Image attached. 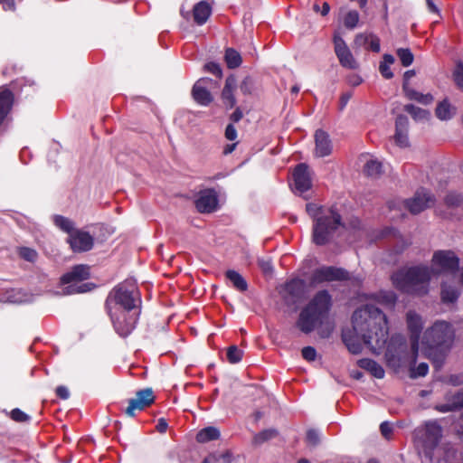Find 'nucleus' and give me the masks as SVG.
Wrapping results in <instances>:
<instances>
[{
  "instance_id": "f257e3e1",
  "label": "nucleus",
  "mask_w": 463,
  "mask_h": 463,
  "mask_svg": "<svg viewBox=\"0 0 463 463\" xmlns=\"http://www.w3.org/2000/svg\"><path fill=\"white\" fill-rule=\"evenodd\" d=\"M388 326L386 316L373 304H365L355 309L352 316V327L342 331V339L348 351L358 354L363 344L372 349L381 348L387 343Z\"/></svg>"
},
{
  "instance_id": "f03ea898",
  "label": "nucleus",
  "mask_w": 463,
  "mask_h": 463,
  "mask_svg": "<svg viewBox=\"0 0 463 463\" xmlns=\"http://www.w3.org/2000/svg\"><path fill=\"white\" fill-rule=\"evenodd\" d=\"M433 269L426 265L402 268L394 272L391 279L399 290L415 296H425L429 292Z\"/></svg>"
},
{
  "instance_id": "7ed1b4c3",
  "label": "nucleus",
  "mask_w": 463,
  "mask_h": 463,
  "mask_svg": "<svg viewBox=\"0 0 463 463\" xmlns=\"http://www.w3.org/2000/svg\"><path fill=\"white\" fill-rule=\"evenodd\" d=\"M453 337L451 326L444 321L435 323L425 331L422 338L425 354L433 361L437 367L443 363L445 354L450 347Z\"/></svg>"
},
{
  "instance_id": "20e7f679",
  "label": "nucleus",
  "mask_w": 463,
  "mask_h": 463,
  "mask_svg": "<svg viewBox=\"0 0 463 463\" xmlns=\"http://www.w3.org/2000/svg\"><path fill=\"white\" fill-rule=\"evenodd\" d=\"M418 350L417 339L411 341L409 349L405 336L399 334L394 335L387 343L384 354L385 364L388 368L398 373L401 368L416 363Z\"/></svg>"
},
{
  "instance_id": "39448f33",
  "label": "nucleus",
  "mask_w": 463,
  "mask_h": 463,
  "mask_svg": "<svg viewBox=\"0 0 463 463\" xmlns=\"http://www.w3.org/2000/svg\"><path fill=\"white\" fill-rule=\"evenodd\" d=\"M331 307V297L326 290L316 294L313 299L299 313L296 322L297 327L305 334H309L323 323Z\"/></svg>"
},
{
  "instance_id": "423d86ee",
  "label": "nucleus",
  "mask_w": 463,
  "mask_h": 463,
  "mask_svg": "<svg viewBox=\"0 0 463 463\" xmlns=\"http://www.w3.org/2000/svg\"><path fill=\"white\" fill-rule=\"evenodd\" d=\"M443 437V429L436 420L426 421L414 430V439L428 463H434V450Z\"/></svg>"
},
{
  "instance_id": "0eeeda50",
  "label": "nucleus",
  "mask_w": 463,
  "mask_h": 463,
  "mask_svg": "<svg viewBox=\"0 0 463 463\" xmlns=\"http://www.w3.org/2000/svg\"><path fill=\"white\" fill-rule=\"evenodd\" d=\"M339 227H345L341 215L331 207L327 213L314 219L313 241L317 245L327 244Z\"/></svg>"
},
{
  "instance_id": "6e6552de",
  "label": "nucleus",
  "mask_w": 463,
  "mask_h": 463,
  "mask_svg": "<svg viewBox=\"0 0 463 463\" xmlns=\"http://www.w3.org/2000/svg\"><path fill=\"white\" fill-rule=\"evenodd\" d=\"M87 265L78 264L60 278L63 295L87 292Z\"/></svg>"
},
{
  "instance_id": "1a4fd4ad",
  "label": "nucleus",
  "mask_w": 463,
  "mask_h": 463,
  "mask_svg": "<svg viewBox=\"0 0 463 463\" xmlns=\"http://www.w3.org/2000/svg\"><path fill=\"white\" fill-rule=\"evenodd\" d=\"M434 276L440 274H455L459 269V258L450 250H436L431 259V267Z\"/></svg>"
},
{
  "instance_id": "9d476101",
  "label": "nucleus",
  "mask_w": 463,
  "mask_h": 463,
  "mask_svg": "<svg viewBox=\"0 0 463 463\" xmlns=\"http://www.w3.org/2000/svg\"><path fill=\"white\" fill-rule=\"evenodd\" d=\"M282 298L287 306H295L306 298L304 280L294 279L287 282L281 291Z\"/></svg>"
},
{
  "instance_id": "9b49d317",
  "label": "nucleus",
  "mask_w": 463,
  "mask_h": 463,
  "mask_svg": "<svg viewBox=\"0 0 463 463\" xmlns=\"http://www.w3.org/2000/svg\"><path fill=\"white\" fill-rule=\"evenodd\" d=\"M350 279V274L342 268L333 266L322 267L314 270L311 276V283L319 284L322 282L343 281Z\"/></svg>"
},
{
  "instance_id": "f8f14e48",
  "label": "nucleus",
  "mask_w": 463,
  "mask_h": 463,
  "mask_svg": "<svg viewBox=\"0 0 463 463\" xmlns=\"http://www.w3.org/2000/svg\"><path fill=\"white\" fill-rule=\"evenodd\" d=\"M435 203V197L429 191L421 189L417 191L414 196L404 202L405 207L412 213L418 214Z\"/></svg>"
},
{
  "instance_id": "ddd939ff",
  "label": "nucleus",
  "mask_w": 463,
  "mask_h": 463,
  "mask_svg": "<svg viewBox=\"0 0 463 463\" xmlns=\"http://www.w3.org/2000/svg\"><path fill=\"white\" fill-rule=\"evenodd\" d=\"M335 52L339 60L340 64L347 69L355 70L358 68V63L353 56L351 51L346 45L344 39L338 35H334Z\"/></svg>"
},
{
  "instance_id": "4468645a",
  "label": "nucleus",
  "mask_w": 463,
  "mask_h": 463,
  "mask_svg": "<svg viewBox=\"0 0 463 463\" xmlns=\"http://www.w3.org/2000/svg\"><path fill=\"white\" fill-rule=\"evenodd\" d=\"M135 298L131 292L118 288L114 289L112 294L108 298L106 306L109 313L112 312L111 304L114 302L123 307V311H129L136 307Z\"/></svg>"
},
{
  "instance_id": "2eb2a0df",
  "label": "nucleus",
  "mask_w": 463,
  "mask_h": 463,
  "mask_svg": "<svg viewBox=\"0 0 463 463\" xmlns=\"http://www.w3.org/2000/svg\"><path fill=\"white\" fill-rule=\"evenodd\" d=\"M154 402L155 396L152 389L146 388L140 390L137 392V397L135 399L129 400L128 406L125 412L127 415L133 417L136 410L142 411L150 406Z\"/></svg>"
},
{
  "instance_id": "dca6fc26",
  "label": "nucleus",
  "mask_w": 463,
  "mask_h": 463,
  "mask_svg": "<svg viewBox=\"0 0 463 463\" xmlns=\"http://www.w3.org/2000/svg\"><path fill=\"white\" fill-rule=\"evenodd\" d=\"M409 119L405 115H398L395 119V133L392 139L396 146L401 148L410 146L408 137Z\"/></svg>"
},
{
  "instance_id": "f3484780",
  "label": "nucleus",
  "mask_w": 463,
  "mask_h": 463,
  "mask_svg": "<svg viewBox=\"0 0 463 463\" xmlns=\"http://www.w3.org/2000/svg\"><path fill=\"white\" fill-rule=\"evenodd\" d=\"M218 204L217 195L213 189L201 191L195 200V207L202 213L213 212Z\"/></svg>"
},
{
  "instance_id": "a211bd4d",
  "label": "nucleus",
  "mask_w": 463,
  "mask_h": 463,
  "mask_svg": "<svg viewBox=\"0 0 463 463\" xmlns=\"http://www.w3.org/2000/svg\"><path fill=\"white\" fill-rule=\"evenodd\" d=\"M113 323L116 332L122 337H126L130 334L134 328L135 321L132 318H128L125 311H120L119 314L109 313Z\"/></svg>"
},
{
  "instance_id": "6ab92c4d",
  "label": "nucleus",
  "mask_w": 463,
  "mask_h": 463,
  "mask_svg": "<svg viewBox=\"0 0 463 463\" xmlns=\"http://www.w3.org/2000/svg\"><path fill=\"white\" fill-rule=\"evenodd\" d=\"M208 81H211V80L207 78L200 79L194 83L192 89L193 99L202 106H208L213 100V95L205 86V83Z\"/></svg>"
},
{
  "instance_id": "aec40b11",
  "label": "nucleus",
  "mask_w": 463,
  "mask_h": 463,
  "mask_svg": "<svg viewBox=\"0 0 463 463\" xmlns=\"http://www.w3.org/2000/svg\"><path fill=\"white\" fill-rule=\"evenodd\" d=\"M295 185L300 192H306L311 187V177L307 164H299L294 170Z\"/></svg>"
},
{
  "instance_id": "412c9836",
  "label": "nucleus",
  "mask_w": 463,
  "mask_h": 463,
  "mask_svg": "<svg viewBox=\"0 0 463 463\" xmlns=\"http://www.w3.org/2000/svg\"><path fill=\"white\" fill-rule=\"evenodd\" d=\"M316 155L319 157L329 156L332 152V142L329 135L322 130L317 129L315 133Z\"/></svg>"
},
{
  "instance_id": "4be33fe9",
  "label": "nucleus",
  "mask_w": 463,
  "mask_h": 463,
  "mask_svg": "<svg viewBox=\"0 0 463 463\" xmlns=\"http://www.w3.org/2000/svg\"><path fill=\"white\" fill-rule=\"evenodd\" d=\"M14 99V94L8 88L0 87V127L11 111Z\"/></svg>"
},
{
  "instance_id": "5701e85b",
  "label": "nucleus",
  "mask_w": 463,
  "mask_h": 463,
  "mask_svg": "<svg viewBox=\"0 0 463 463\" xmlns=\"http://www.w3.org/2000/svg\"><path fill=\"white\" fill-rule=\"evenodd\" d=\"M237 88V80L236 77L232 74L227 77L225 80V85L222 91V99L226 104L227 108L232 109L236 105V99L233 94V91Z\"/></svg>"
},
{
  "instance_id": "b1692460",
  "label": "nucleus",
  "mask_w": 463,
  "mask_h": 463,
  "mask_svg": "<svg viewBox=\"0 0 463 463\" xmlns=\"http://www.w3.org/2000/svg\"><path fill=\"white\" fill-rule=\"evenodd\" d=\"M67 242L74 252L87 250V232L75 229L67 238Z\"/></svg>"
},
{
  "instance_id": "393cba45",
  "label": "nucleus",
  "mask_w": 463,
  "mask_h": 463,
  "mask_svg": "<svg viewBox=\"0 0 463 463\" xmlns=\"http://www.w3.org/2000/svg\"><path fill=\"white\" fill-rule=\"evenodd\" d=\"M211 13H212V7L205 1H201V2L197 3L193 8V17H194V22L198 25H202L204 23H206V21L208 20V18L211 15Z\"/></svg>"
},
{
  "instance_id": "a878e982",
  "label": "nucleus",
  "mask_w": 463,
  "mask_h": 463,
  "mask_svg": "<svg viewBox=\"0 0 463 463\" xmlns=\"http://www.w3.org/2000/svg\"><path fill=\"white\" fill-rule=\"evenodd\" d=\"M109 234L108 229L102 223H93L89 232V250L92 248L93 243H102Z\"/></svg>"
},
{
  "instance_id": "bb28decb",
  "label": "nucleus",
  "mask_w": 463,
  "mask_h": 463,
  "mask_svg": "<svg viewBox=\"0 0 463 463\" xmlns=\"http://www.w3.org/2000/svg\"><path fill=\"white\" fill-rule=\"evenodd\" d=\"M456 112V107L452 106L448 99H444L440 101L435 109V115L440 120L450 119Z\"/></svg>"
},
{
  "instance_id": "cd10ccee",
  "label": "nucleus",
  "mask_w": 463,
  "mask_h": 463,
  "mask_svg": "<svg viewBox=\"0 0 463 463\" xmlns=\"http://www.w3.org/2000/svg\"><path fill=\"white\" fill-rule=\"evenodd\" d=\"M359 367L368 371L372 375L378 379L384 377V370L378 363L372 359L364 358L357 362Z\"/></svg>"
},
{
  "instance_id": "c85d7f7f",
  "label": "nucleus",
  "mask_w": 463,
  "mask_h": 463,
  "mask_svg": "<svg viewBox=\"0 0 463 463\" xmlns=\"http://www.w3.org/2000/svg\"><path fill=\"white\" fill-rule=\"evenodd\" d=\"M109 340V337L102 332L94 330L91 340L92 352L96 354L101 353L107 347Z\"/></svg>"
},
{
  "instance_id": "c756f323",
  "label": "nucleus",
  "mask_w": 463,
  "mask_h": 463,
  "mask_svg": "<svg viewBox=\"0 0 463 463\" xmlns=\"http://www.w3.org/2000/svg\"><path fill=\"white\" fill-rule=\"evenodd\" d=\"M408 327L411 332V341L417 339L419 345V334L420 332V317L412 312L407 314Z\"/></svg>"
},
{
  "instance_id": "7c9ffc66",
  "label": "nucleus",
  "mask_w": 463,
  "mask_h": 463,
  "mask_svg": "<svg viewBox=\"0 0 463 463\" xmlns=\"http://www.w3.org/2000/svg\"><path fill=\"white\" fill-rule=\"evenodd\" d=\"M220 431L215 427H206L196 434V440L199 443H205L211 440L218 439Z\"/></svg>"
},
{
  "instance_id": "2f4dec72",
  "label": "nucleus",
  "mask_w": 463,
  "mask_h": 463,
  "mask_svg": "<svg viewBox=\"0 0 463 463\" xmlns=\"http://www.w3.org/2000/svg\"><path fill=\"white\" fill-rule=\"evenodd\" d=\"M440 294L443 302L453 303L458 299L459 291L456 287L442 282Z\"/></svg>"
},
{
  "instance_id": "473e14b6",
  "label": "nucleus",
  "mask_w": 463,
  "mask_h": 463,
  "mask_svg": "<svg viewBox=\"0 0 463 463\" xmlns=\"http://www.w3.org/2000/svg\"><path fill=\"white\" fill-rule=\"evenodd\" d=\"M53 222L62 232L68 235L71 234L75 231L74 222L67 217L56 214L53 216Z\"/></svg>"
},
{
  "instance_id": "72a5a7b5",
  "label": "nucleus",
  "mask_w": 463,
  "mask_h": 463,
  "mask_svg": "<svg viewBox=\"0 0 463 463\" xmlns=\"http://www.w3.org/2000/svg\"><path fill=\"white\" fill-rule=\"evenodd\" d=\"M224 60L226 61L228 68L230 69L238 68L242 62L241 54L233 48L226 49Z\"/></svg>"
},
{
  "instance_id": "f704fd0d",
  "label": "nucleus",
  "mask_w": 463,
  "mask_h": 463,
  "mask_svg": "<svg viewBox=\"0 0 463 463\" xmlns=\"http://www.w3.org/2000/svg\"><path fill=\"white\" fill-rule=\"evenodd\" d=\"M226 277L232 282L233 286L241 290L246 291L248 288V285L246 280L242 278L241 274H239L235 270H228L226 272Z\"/></svg>"
},
{
  "instance_id": "c9c22d12",
  "label": "nucleus",
  "mask_w": 463,
  "mask_h": 463,
  "mask_svg": "<svg viewBox=\"0 0 463 463\" xmlns=\"http://www.w3.org/2000/svg\"><path fill=\"white\" fill-rule=\"evenodd\" d=\"M364 172L367 176L379 177L382 175V163L377 160H369L364 167Z\"/></svg>"
},
{
  "instance_id": "e433bc0d",
  "label": "nucleus",
  "mask_w": 463,
  "mask_h": 463,
  "mask_svg": "<svg viewBox=\"0 0 463 463\" xmlns=\"http://www.w3.org/2000/svg\"><path fill=\"white\" fill-rule=\"evenodd\" d=\"M279 435V431L276 429H267L264 430L258 434H256L253 438L252 443L254 445H260L273 438H276Z\"/></svg>"
},
{
  "instance_id": "4c0bfd02",
  "label": "nucleus",
  "mask_w": 463,
  "mask_h": 463,
  "mask_svg": "<svg viewBox=\"0 0 463 463\" xmlns=\"http://www.w3.org/2000/svg\"><path fill=\"white\" fill-rule=\"evenodd\" d=\"M405 95L410 99H414L418 102H420L422 104H430L432 100H433V97L432 95L430 94H421L409 87H406L405 86V91H404Z\"/></svg>"
},
{
  "instance_id": "58836bf2",
  "label": "nucleus",
  "mask_w": 463,
  "mask_h": 463,
  "mask_svg": "<svg viewBox=\"0 0 463 463\" xmlns=\"http://www.w3.org/2000/svg\"><path fill=\"white\" fill-rule=\"evenodd\" d=\"M394 62V57L391 54H384L383 55V61L380 63L379 71L382 73V75L385 79H392L393 77V73L389 68L390 64H392Z\"/></svg>"
},
{
  "instance_id": "ea45409f",
  "label": "nucleus",
  "mask_w": 463,
  "mask_h": 463,
  "mask_svg": "<svg viewBox=\"0 0 463 463\" xmlns=\"http://www.w3.org/2000/svg\"><path fill=\"white\" fill-rule=\"evenodd\" d=\"M404 110L410 113L414 119L428 118L430 117V112L428 110L418 108L413 104L405 105Z\"/></svg>"
},
{
  "instance_id": "a19ab883",
  "label": "nucleus",
  "mask_w": 463,
  "mask_h": 463,
  "mask_svg": "<svg viewBox=\"0 0 463 463\" xmlns=\"http://www.w3.org/2000/svg\"><path fill=\"white\" fill-rule=\"evenodd\" d=\"M396 53L402 66L408 67L413 62L414 56L410 49L400 48L397 50Z\"/></svg>"
},
{
  "instance_id": "79ce46f5",
  "label": "nucleus",
  "mask_w": 463,
  "mask_h": 463,
  "mask_svg": "<svg viewBox=\"0 0 463 463\" xmlns=\"http://www.w3.org/2000/svg\"><path fill=\"white\" fill-rule=\"evenodd\" d=\"M444 203L448 207H458L463 203V197L459 194L450 192L445 196Z\"/></svg>"
},
{
  "instance_id": "37998d69",
  "label": "nucleus",
  "mask_w": 463,
  "mask_h": 463,
  "mask_svg": "<svg viewBox=\"0 0 463 463\" xmlns=\"http://www.w3.org/2000/svg\"><path fill=\"white\" fill-rule=\"evenodd\" d=\"M406 367H409L411 373L410 376L411 378L425 376L429 370V366L426 363L420 364L416 368L415 364L411 365H407Z\"/></svg>"
},
{
  "instance_id": "c03bdc74",
  "label": "nucleus",
  "mask_w": 463,
  "mask_h": 463,
  "mask_svg": "<svg viewBox=\"0 0 463 463\" xmlns=\"http://www.w3.org/2000/svg\"><path fill=\"white\" fill-rule=\"evenodd\" d=\"M359 22L357 11H349L344 18V24L347 29H354Z\"/></svg>"
},
{
  "instance_id": "a18cd8bd",
  "label": "nucleus",
  "mask_w": 463,
  "mask_h": 463,
  "mask_svg": "<svg viewBox=\"0 0 463 463\" xmlns=\"http://www.w3.org/2000/svg\"><path fill=\"white\" fill-rule=\"evenodd\" d=\"M243 352L236 345H232L227 350V358L230 363L236 364L241 360Z\"/></svg>"
},
{
  "instance_id": "49530a36",
  "label": "nucleus",
  "mask_w": 463,
  "mask_h": 463,
  "mask_svg": "<svg viewBox=\"0 0 463 463\" xmlns=\"http://www.w3.org/2000/svg\"><path fill=\"white\" fill-rule=\"evenodd\" d=\"M19 256L24 260L34 262L37 259V252L32 248L22 247L19 249Z\"/></svg>"
},
{
  "instance_id": "de8ad7c7",
  "label": "nucleus",
  "mask_w": 463,
  "mask_h": 463,
  "mask_svg": "<svg viewBox=\"0 0 463 463\" xmlns=\"http://www.w3.org/2000/svg\"><path fill=\"white\" fill-rule=\"evenodd\" d=\"M453 80L456 85L463 90V61H458L457 67L453 71Z\"/></svg>"
},
{
  "instance_id": "09e8293b",
  "label": "nucleus",
  "mask_w": 463,
  "mask_h": 463,
  "mask_svg": "<svg viewBox=\"0 0 463 463\" xmlns=\"http://www.w3.org/2000/svg\"><path fill=\"white\" fill-rule=\"evenodd\" d=\"M10 417L16 422H25L30 420V416L18 408L13 409L11 411Z\"/></svg>"
},
{
  "instance_id": "8fccbe9b",
  "label": "nucleus",
  "mask_w": 463,
  "mask_h": 463,
  "mask_svg": "<svg viewBox=\"0 0 463 463\" xmlns=\"http://www.w3.org/2000/svg\"><path fill=\"white\" fill-rule=\"evenodd\" d=\"M253 85V79L250 76H247L240 85L241 91L245 95H250L252 93Z\"/></svg>"
},
{
  "instance_id": "3c124183",
  "label": "nucleus",
  "mask_w": 463,
  "mask_h": 463,
  "mask_svg": "<svg viewBox=\"0 0 463 463\" xmlns=\"http://www.w3.org/2000/svg\"><path fill=\"white\" fill-rule=\"evenodd\" d=\"M378 301L387 305H393L396 302V295L393 292H381L378 295Z\"/></svg>"
},
{
  "instance_id": "603ef678",
  "label": "nucleus",
  "mask_w": 463,
  "mask_h": 463,
  "mask_svg": "<svg viewBox=\"0 0 463 463\" xmlns=\"http://www.w3.org/2000/svg\"><path fill=\"white\" fill-rule=\"evenodd\" d=\"M307 441L309 445L315 447L320 442L319 436L315 430H309L307 432Z\"/></svg>"
},
{
  "instance_id": "864d4df0",
  "label": "nucleus",
  "mask_w": 463,
  "mask_h": 463,
  "mask_svg": "<svg viewBox=\"0 0 463 463\" xmlns=\"http://www.w3.org/2000/svg\"><path fill=\"white\" fill-rule=\"evenodd\" d=\"M369 37H370V33L369 34H365V33L357 34L354 40V46L357 47V48L364 46L367 43H369Z\"/></svg>"
},
{
  "instance_id": "5fc2aeb1",
  "label": "nucleus",
  "mask_w": 463,
  "mask_h": 463,
  "mask_svg": "<svg viewBox=\"0 0 463 463\" xmlns=\"http://www.w3.org/2000/svg\"><path fill=\"white\" fill-rule=\"evenodd\" d=\"M317 352L312 346H307L302 349V356L307 361H314L316 359Z\"/></svg>"
},
{
  "instance_id": "6e6d98bb",
  "label": "nucleus",
  "mask_w": 463,
  "mask_h": 463,
  "mask_svg": "<svg viewBox=\"0 0 463 463\" xmlns=\"http://www.w3.org/2000/svg\"><path fill=\"white\" fill-rule=\"evenodd\" d=\"M260 268L262 272L266 275H270L273 272V268L269 260H259L258 261Z\"/></svg>"
},
{
  "instance_id": "4d7b16f0",
  "label": "nucleus",
  "mask_w": 463,
  "mask_h": 463,
  "mask_svg": "<svg viewBox=\"0 0 463 463\" xmlns=\"http://www.w3.org/2000/svg\"><path fill=\"white\" fill-rule=\"evenodd\" d=\"M204 69L209 72L217 75L219 78L222 76V69L219 64L215 62H208L204 65Z\"/></svg>"
},
{
  "instance_id": "13d9d810",
  "label": "nucleus",
  "mask_w": 463,
  "mask_h": 463,
  "mask_svg": "<svg viewBox=\"0 0 463 463\" xmlns=\"http://www.w3.org/2000/svg\"><path fill=\"white\" fill-rule=\"evenodd\" d=\"M369 42H370V49L374 52H380L379 38L376 35H374L373 33H370Z\"/></svg>"
},
{
  "instance_id": "bf43d9fd",
  "label": "nucleus",
  "mask_w": 463,
  "mask_h": 463,
  "mask_svg": "<svg viewBox=\"0 0 463 463\" xmlns=\"http://www.w3.org/2000/svg\"><path fill=\"white\" fill-rule=\"evenodd\" d=\"M55 393L57 397L62 400H67L70 397V392L64 385H60L56 388Z\"/></svg>"
},
{
  "instance_id": "052dcab7",
  "label": "nucleus",
  "mask_w": 463,
  "mask_h": 463,
  "mask_svg": "<svg viewBox=\"0 0 463 463\" xmlns=\"http://www.w3.org/2000/svg\"><path fill=\"white\" fill-rule=\"evenodd\" d=\"M380 430L382 435L385 439H390L392 433V428L388 422H383L380 426Z\"/></svg>"
},
{
  "instance_id": "680f3d73",
  "label": "nucleus",
  "mask_w": 463,
  "mask_h": 463,
  "mask_svg": "<svg viewBox=\"0 0 463 463\" xmlns=\"http://www.w3.org/2000/svg\"><path fill=\"white\" fill-rule=\"evenodd\" d=\"M452 400L454 402V407L458 409L463 408V389L454 394Z\"/></svg>"
},
{
  "instance_id": "e2e57ef3",
  "label": "nucleus",
  "mask_w": 463,
  "mask_h": 463,
  "mask_svg": "<svg viewBox=\"0 0 463 463\" xmlns=\"http://www.w3.org/2000/svg\"><path fill=\"white\" fill-rule=\"evenodd\" d=\"M237 137V131L232 124H229L225 129V137L229 140H234Z\"/></svg>"
},
{
  "instance_id": "0e129e2a",
  "label": "nucleus",
  "mask_w": 463,
  "mask_h": 463,
  "mask_svg": "<svg viewBox=\"0 0 463 463\" xmlns=\"http://www.w3.org/2000/svg\"><path fill=\"white\" fill-rule=\"evenodd\" d=\"M436 410L441 412H447V411H453L458 410V408L454 407V402L451 399L450 403L449 404H443V405H437Z\"/></svg>"
},
{
  "instance_id": "69168bd1",
  "label": "nucleus",
  "mask_w": 463,
  "mask_h": 463,
  "mask_svg": "<svg viewBox=\"0 0 463 463\" xmlns=\"http://www.w3.org/2000/svg\"><path fill=\"white\" fill-rule=\"evenodd\" d=\"M449 383L454 386L463 384V373L450 375L449 378Z\"/></svg>"
},
{
  "instance_id": "338daca9",
  "label": "nucleus",
  "mask_w": 463,
  "mask_h": 463,
  "mask_svg": "<svg viewBox=\"0 0 463 463\" xmlns=\"http://www.w3.org/2000/svg\"><path fill=\"white\" fill-rule=\"evenodd\" d=\"M398 235V232L393 228H385L381 232V238H395Z\"/></svg>"
},
{
  "instance_id": "774afa93",
  "label": "nucleus",
  "mask_w": 463,
  "mask_h": 463,
  "mask_svg": "<svg viewBox=\"0 0 463 463\" xmlns=\"http://www.w3.org/2000/svg\"><path fill=\"white\" fill-rule=\"evenodd\" d=\"M416 74L415 71L414 70H410V71H407L404 72L403 74V84H402V89H403V91H405V86L406 87H409V80L412 77H414Z\"/></svg>"
}]
</instances>
